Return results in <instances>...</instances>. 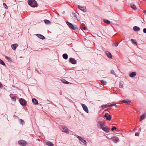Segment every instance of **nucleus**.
I'll return each mask as SVG.
<instances>
[{
  "label": "nucleus",
  "instance_id": "obj_23",
  "mask_svg": "<svg viewBox=\"0 0 146 146\" xmlns=\"http://www.w3.org/2000/svg\"><path fill=\"white\" fill-rule=\"evenodd\" d=\"M44 21L45 23L46 24H51V22L50 21L48 20L45 19L44 20Z\"/></svg>",
  "mask_w": 146,
  "mask_h": 146
},
{
  "label": "nucleus",
  "instance_id": "obj_2",
  "mask_svg": "<svg viewBox=\"0 0 146 146\" xmlns=\"http://www.w3.org/2000/svg\"><path fill=\"white\" fill-rule=\"evenodd\" d=\"M66 23L67 25L72 29L74 30H76L78 29V28L76 25H74L68 21H66Z\"/></svg>",
  "mask_w": 146,
  "mask_h": 146
},
{
  "label": "nucleus",
  "instance_id": "obj_29",
  "mask_svg": "<svg viewBox=\"0 0 146 146\" xmlns=\"http://www.w3.org/2000/svg\"><path fill=\"white\" fill-rule=\"evenodd\" d=\"M0 64L3 66H5V64L4 63V62H3V61L1 60V59H0Z\"/></svg>",
  "mask_w": 146,
  "mask_h": 146
},
{
  "label": "nucleus",
  "instance_id": "obj_32",
  "mask_svg": "<svg viewBox=\"0 0 146 146\" xmlns=\"http://www.w3.org/2000/svg\"><path fill=\"white\" fill-rule=\"evenodd\" d=\"M20 124H22V125L24 124L25 122L23 120H22L21 119H20Z\"/></svg>",
  "mask_w": 146,
  "mask_h": 146
},
{
  "label": "nucleus",
  "instance_id": "obj_16",
  "mask_svg": "<svg viewBox=\"0 0 146 146\" xmlns=\"http://www.w3.org/2000/svg\"><path fill=\"white\" fill-rule=\"evenodd\" d=\"M104 131L106 132H108L109 131L110 129L106 126L104 127L102 129Z\"/></svg>",
  "mask_w": 146,
  "mask_h": 146
},
{
  "label": "nucleus",
  "instance_id": "obj_50",
  "mask_svg": "<svg viewBox=\"0 0 146 146\" xmlns=\"http://www.w3.org/2000/svg\"><path fill=\"white\" fill-rule=\"evenodd\" d=\"M116 1H117L118 0H116Z\"/></svg>",
  "mask_w": 146,
  "mask_h": 146
},
{
  "label": "nucleus",
  "instance_id": "obj_26",
  "mask_svg": "<svg viewBox=\"0 0 146 146\" xmlns=\"http://www.w3.org/2000/svg\"><path fill=\"white\" fill-rule=\"evenodd\" d=\"M46 144L49 146H54V145L50 141H48L46 142Z\"/></svg>",
  "mask_w": 146,
  "mask_h": 146
},
{
  "label": "nucleus",
  "instance_id": "obj_35",
  "mask_svg": "<svg viewBox=\"0 0 146 146\" xmlns=\"http://www.w3.org/2000/svg\"><path fill=\"white\" fill-rule=\"evenodd\" d=\"M3 5L4 6V7H5V8L6 9H7V5L4 3H3Z\"/></svg>",
  "mask_w": 146,
  "mask_h": 146
},
{
  "label": "nucleus",
  "instance_id": "obj_37",
  "mask_svg": "<svg viewBox=\"0 0 146 146\" xmlns=\"http://www.w3.org/2000/svg\"><path fill=\"white\" fill-rule=\"evenodd\" d=\"M81 29H84V30H86L87 29V27H83L82 26L81 27Z\"/></svg>",
  "mask_w": 146,
  "mask_h": 146
},
{
  "label": "nucleus",
  "instance_id": "obj_8",
  "mask_svg": "<svg viewBox=\"0 0 146 146\" xmlns=\"http://www.w3.org/2000/svg\"><path fill=\"white\" fill-rule=\"evenodd\" d=\"M69 62L73 64H76V61L74 58H70L69 60Z\"/></svg>",
  "mask_w": 146,
  "mask_h": 146
},
{
  "label": "nucleus",
  "instance_id": "obj_21",
  "mask_svg": "<svg viewBox=\"0 0 146 146\" xmlns=\"http://www.w3.org/2000/svg\"><path fill=\"white\" fill-rule=\"evenodd\" d=\"M133 30L135 31H140V29L139 27L135 26L133 27Z\"/></svg>",
  "mask_w": 146,
  "mask_h": 146
},
{
  "label": "nucleus",
  "instance_id": "obj_11",
  "mask_svg": "<svg viewBox=\"0 0 146 146\" xmlns=\"http://www.w3.org/2000/svg\"><path fill=\"white\" fill-rule=\"evenodd\" d=\"M104 116L106 118V119L110 121L111 119V117L109 115H107V114H106Z\"/></svg>",
  "mask_w": 146,
  "mask_h": 146
},
{
  "label": "nucleus",
  "instance_id": "obj_14",
  "mask_svg": "<svg viewBox=\"0 0 146 146\" xmlns=\"http://www.w3.org/2000/svg\"><path fill=\"white\" fill-rule=\"evenodd\" d=\"M79 9L82 11L85 12V9H86V7L84 6L82 7L80 5L78 6Z\"/></svg>",
  "mask_w": 146,
  "mask_h": 146
},
{
  "label": "nucleus",
  "instance_id": "obj_7",
  "mask_svg": "<svg viewBox=\"0 0 146 146\" xmlns=\"http://www.w3.org/2000/svg\"><path fill=\"white\" fill-rule=\"evenodd\" d=\"M82 106L84 110L86 113H88L89 112V111L86 106L84 104H82Z\"/></svg>",
  "mask_w": 146,
  "mask_h": 146
},
{
  "label": "nucleus",
  "instance_id": "obj_34",
  "mask_svg": "<svg viewBox=\"0 0 146 146\" xmlns=\"http://www.w3.org/2000/svg\"><path fill=\"white\" fill-rule=\"evenodd\" d=\"M108 105H103L101 106V107L103 108H106L107 107H108Z\"/></svg>",
  "mask_w": 146,
  "mask_h": 146
},
{
  "label": "nucleus",
  "instance_id": "obj_12",
  "mask_svg": "<svg viewBox=\"0 0 146 146\" xmlns=\"http://www.w3.org/2000/svg\"><path fill=\"white\" fill-rule=\"evenodd\" d=\"M106 54L108 57L110 58H112V57L111 54L108 51L106 52Z\"/></svg>",
  "mask_w": 146,
  "mask_h": 146
},
{
  "label": "nucleus",
  "instance_id": "obj_49",
  "mask_svg": "<svg viewBox=\"0 0 146 146\" xmlns=\"http://www.w3.org/2000/svg\"><path fill=\"white\" fill-rule=\"evenodd\" d=\"M33 5H35V3H34V4H33Z\"/></svg>",
  "mask_w": 146,
  "mask_h": 146
},
{
  "label": "nucleus",
  "instance_id": "obj_4",
  "mask_svg": "<svg viewBox=\"0 0 146 146\" xmlns=\"http://www.w3.org/2000/svg\"><path fill=\"white\" fill-rule=\"evenodd\" d=\"M105 125L101 121H99L97 123V127L99 129H102L104 127Z\"/></svg>",
  "mask_w": 146,
  "mask_h": 146
},
{
  "label": "nucleus",
  "instance_id": "obj_47",
  "mask_svg": "<svg viewBox=\"0 0 146 146\" xmlns=\"http://www.w3.org/2000/svg\"><path fill=\"white\" fill-rule=\"evenodd\" d=\"M65 13V11H63V14H64Z\"/></svg>",
  "mask_w": 146,
  "mask_h": 146
},
{
  "label": "nucleus",
  "instance_id": "obj_22",
  "mask_svg": "<svg viewBox=\"0 0 146 146\" xmlns=\"http://www.w3.org/2000/svg\"><path fill=\"white\" fill-rule=\"evenodd\" d=\"M130 5L132 9H133L135 10L137 9V8L135 5L133 3H131L130 4Z\"/></svg>",
  "mask_w": 146,
  "mask_h": 146
},
{
  "label": "nucleus",
  "instance_id": "obj_39",
  "mask_svg": "<svg viewBox=\"0 0 146 146\" xmlns=\"http://www.w3.org/2000/svg\"><path fill=\"white\" fill-rule=\"evenodd\" d=\"M72 14L74 16L75 18L77 19V17L76 16V15L75 13H72Z\"/></svg>",
  "mask_w": 146,
  "mask_h": 146
},
{
  "label": "nucleus",
  "instance_id": "obj_46",
  "mask_svg": "<svg viewBox=\"0 0 146 146\" xmlns=\"http://www.w3.org/2000/svg\"><path fill=\"white\" fill-rule=\"evenodd\" d=\"M2 84L0 82V88H2Z\"/></svg>",
  "mask_w": 146,
  "mask_h": 146
},
{
  "label": "nucleus",
  "instance_id": "obj_9",
  "mask_svg": "<svg viewBox=\"0 0 146 146\" xmlns=\"http://www.w3.org/2000/svg\"><path fill=\"white\" fill-rule=\"evenodd\" d=\"M78 138L81 141V142L83 143L85 145H86L87 142L81 136H78Z\"/></svg>",
  "mask_w": 146,
  "mask_h": 146
},
{
  "label": "nucleus",
  "instance_id": "obj_17",
  "mask_svg": "<svg viewBox=\"0 0 146 146\" xmlns=\"http://www.w3.org/2000/svg\"><path fill=\"white\" fill-rule=\"evenodd\" d=\"M18 46V44H15L11 45V47L14 50H15Z\"/></svg>",
  "mask_w": 146,
  "mask_h": 146
},
{
  "label": "nucleus",
  "instance_id": "obj_30",
  "mask_svg": "<svg viewBox=\"0 0 146 146\" xmlns=\"http://www.w3.org/2000/svg\"><path fill=\"white\" fill-rule=\"evenodd\" d=\"M119 87L121 88H123V85L122 83L120 82L119 83Z\"/></svg>",
  "mask_w": 146,
  "mask_h": 146
},
{
  "label": "nucleus",
  "instance_id": "obj_28",
  "mask_svg": "<svg viewBox=\"0 0 146 146\" xmlns=\"http://www.w3.org/2000/svg\"><path fill=\"white\" fill-rule=\"evenodd\" d=\"M5 58L8 60L9 62H12V60L11 58L9 57L5 56Z\"/></svg>",
  "mask_w": 146,
  "mask_h": 146
},
{
  "label": "nucleus",
  "instance_id": "obj_6",
  "mask_svg": "<svg viewBox=\"0 0 146 146\" xmlns=\"http://www.w3.org/2000/svg\"><path fill=\"white\" fill-rule=\"evenodd\" d=\"M19 144L22 146H25L27 144L26 142L23 140H20L18 141Z\"/></svg>",
  "mask_w": 146,
  "mask_h": 146
},
{
  "label": "nucleus",
  "instance_id": "obj_18",
  "mask_svg": "<svg viewBox=\"0 0 146 146\" xmlns=\"http://www.w3.org/2000/svg\"><path fill=\"white\" fill-rule=\"evenodd\" d=\"M136 74L135 72H132L129 74V76L131 77H133L136 75Z\"/></svg>",
  "mask_w": 146,
  "mask_h": 146
},
{
  "label": "nucleus",
  "instance_id": "obj_40",
  "mask_svg": "<svg viewBox=\"0 0 146 146\" xmlns=\"http://www.w3.org/2000/svg\"><path fill=\"white\" fill-rule=\"evenodd\" d=\"M111 73L113 74H115V72L114 70H111Z\"/></svg>",
  "mask_w": 146,
  "mask_h": 146
},
{
  "label": "nucleus",
  "instance_id": "obj_15",
  "mask_svg": "<svg viewBox=\"0 0 146 146\" xmlns=\"http://www.w3.org/2000/svg\"><path fill=\"white\" fill-rule=\"evenodd\" d=\"M32 102L35 105H38V102L36 99L35 98H33L32 99Z\"/></svg>",
  "mask_w": 146,
  "mask_h": 146
},
{
  "label": "nucleus",
  "instance_id": "obj_3",
  "mask_svg": "<svg viewBox=\"0 0 146 146\" xmlns=\"http://www.w3.org/2000/svg\"><path fill=\"white\" fill-rule=\"evenodd\" d=\"M108 138L110 140H111L115 143H117L119 141V138L115 136H114L110 138H109L108 137Z\"/></svg>",
  "mask_w": 146,
  "mask_h": 146
},
{
  "label": "nucleus",
  "instance_id": "obj_24",
  "mask_svg": "<svg viewBox=\"0 0 146 146\" xmlns=\"http://www.w3.org/2000/svg\"><path fill=\"white\" fill-rule=\"evenodd\" d=\"M131 41L133 44L136 45L137 44V42H136V41L135 40L133 39H132L131 40Z\"/></svg>",
  "mask_w": 146,
  "mask_h": 146
},
{
  "label": "nucleus",
  "instance_id": "obj_20",
  "mask_svg": "<svg viewBox=\"0 0 146 146\" xmlns=\"http://www.w3.org/2000/svg\"><path fill=\"white\" fill-rule=\"evenodd\" d=\"M62 129H63L62 130V131L63 132L67 133L69 131L68 128L65 127H62Z\"/></svg>",
  "mask_w": 146,
  "mask_h": 146
},
{
  "label": "nucleus",
  "instance_id": "obj_45",
  "mask_svg": "<svg viewBox=\"0 0 146 146\" xmlns=\"http://www.w3.org/2000/svg\"><path fill=\"white\" fill-rule=\"evenodd\" d=\"M143 12L145 15H146V10L144 11Z\"/></svg>",
  "mask_w": 146,
  "mask_h": 146
},
{
  "label": "nucleus",
  "instance_id": "obj_41",
  "mask_svg": "<svg viewBox=\"0 0 146 146\" xmlns=\"http://www.w3.org/2000/svg\"><path fill=\"white\" fill-rule=\"evenodd\" d=\"M143 32L144 33H146V28H144L143 29Z\"/></svg>",
  "mask_w": 146,
  "mask_h": 146
},
{
  "label": "nucleus",
  "instance_id": "obj_42",
  "mask_svg": "<svg viewBox=\"0 0 146 146\" xmlns=\"http://www.w3.org/2000/svg\"><path fill=\"white\" fill-rule=\"evenodd\" d=\"M116 128L115 127H113V128L111 129V130L112 131H113L114 129H116Z\"/></svg>",
  "mask_w": 146,
  "mask_h": 146
},
{
  "label": "nucleus",
  "instance_id": "obj_25",
  "mask_svg": "<svg viewBox=\"0 0 146 146\" xmlns=\"http://www.w3.org/2000/svg\"><path fill=\"white\" fill-rule=\"evenodd\" d=\"M63 58L65 59H67L68 58V55L67 54H64L62 55Z\"/></svg>",
  "mask_w": 146,
  "mask_h": 146
},
{
  "label": "nucleus",
  "instance_id": "obj_19",
  "mask_svg": "<svg viewBox=\"0 0 146 146\" xmlns=\"http://www.w3.org/2000/svg\"><path fill=\"white\" fill-rule=\"evenodd\" d=\"M131 101L127 100H123L121 101L122 103H125L127 104H129L131 103Z\"/></svg>",
  "mask_w": 146,
  "mask_h": 146
},
{
  "label": "nucleus",
  "instance_id": "obj_44",
  "mask_svg": "<svg viewBox=\"0 0 146 146\" xmlns=\"http://www.w3.org/2000/svg\"><path fill=\"white\" fill-rule=\"evenodd\" d=\"M135 135L136 136H138L139 135V134L138 133H136L135 134Z\"/></svg>",
  "mask_w": 146,
  "mask_h": 146
},
{
  "label": "nucleus",
  "instance_id": "obj_48",
  "mask_svg": "<svg viewBox=\"0 0 146 146\" xmlns=\"http://www.w3.org/2000/svg\"><path fill=\"white\" fill-rule=\"evenodd\" d=\"M116 107L117 108V106H116Z\"/></svg>",
  "mask_w": 146,
  "mask_h": 146
},
{
  "label": "nucleus",
  "instance_id": "obj_13",
  "mask_svg": "<svg viewBox=\"0 0 146 146\" xmlns=\"http://www.w3.org/2000/svg\"><path fill=\"white\" fill-rule=\"evenodd\" d=\"M36 35L38 37L42 40H43L45 38V37L43 36L41 34H36Z\"/></svg>",
  "mask_w": 146,
  "mask_h": 146
},
{
  "label": "nucleus",
  "instance_id": "obj_1",
  "mask_svg": "<svg viewBox=\"0 0 146 146\" xmlns=\"http://www.w3.org/2000/svg\"><path fill=\"white\" fill-rule=\"evenodd\" d=\"M28 4L33 7H36L37 4L35 0H29L28 1Z\"/></svg>",
  "mask_w": 146,
  "mask_h": 146
},
{
  "label": "nucleus",
  "instance_id": "obj_33",
  "mask_svg": "<svg viewBox=\"0 0 146 146\" xmlns=\"http://www.w3.org/2000/svg\"><path fill=\"white\" fill-rule=\"evenodd\" d=\"M101 83L104 85H105L106 84V82L104 80H101Z\"/></svg>",
  "mask_w": 146,
  "mask_h": 146
},
{
  "label": "nucleus",
  "instance_id": "obj_31",
  "mask_svg": "<svg viewBox=\"0 0 146 146\" xmlns=\"http://www.w3.org/2000/svg\"><path fill=\"white\" fill-rule=\"evenodd\" d=\"M62 82L63 83H65V84H68L69 83V82H68V81H66L65 80H63L62 81Z\"/></svg>",
  "mask_w": 146,
  "mask_h": 146
},
{
  "label": "nucleus",
  "instance_id": "obj_36",
  "mask_svg": "<svg viewBox=\"0 0 146 146\" xmlns=\"http://www.w3.org/2000/svg\"><path fill=\"white\" fill-rule=\"evenodd\" d=\"M118 44L117 43H114L113 44V45L115 46H118Z\"/></svg>",
  "mask_w": 146,
  "mask_h": 146
},
{
  "label": "nucleus",
  "instance_id": "obj_5",
  "mask_svg": "<svg viewBox=\"0 0 146 146\" xmlns=\"http://www.w3.org/2000/svg\"><path fill=\"white\" fill-rule=\"evenodd\" d=\"M19 101L21 105L23 106L26 105V101L24 99L22 98H20L19 99Z\"/></svg>",
  "mask_w": 146,
  "mask_h": 146
},
{
  "label": "nucleus",
  "instance_id": "obj_38",
  "mask_svg": "<svg viewBox=\"0 0 146 146\" xmlns=\"http://www.w3.org/2000/svg\"><path fill=\"white\" fill-rule=\"evenodd\" d=\"M116 106V104H111L110 105L108 106V107H111V106Z\"/></svg>",
  "mask_w": 146,
  "mask_h": 146
},
{
  "label": "nucleus",
  "instance_id": "obj_27",
  "mask_svg": "<svg viewBox=\"0 0 146 146\" xmlns=\"http://www.w3.org/2000/svg\"><path fill=\"white\" fill-rule=\"evenodd\" d=\"M103 20L104 22L106 24H110L111 23L110 21L107 19H104Z\"/></svg>",
  "mask_w": 146,
  "mask_h": 146
},
{
  "label": "nucleus",
  "instance_id": "obj_43",
  "mask_svg": "<svg viewBox=\"0 0 146 146\" xmlns=\"http://www.w3.org/2000/svg\"><path fill=\"white\" fill-rule=\"evenodd\" d=\"M12 99L13 100V101H15L16 100V99L14 97H13L12 98Z\"/></svg>",
  "mask_w": 146,
  "mask_h": 146
},
{
  "label": "nucleus",
  "instance_id": "obj_10",
  "mask_svg": "<svg viewBox=\"0 0 146 146\" xmlns=\"http://www.w3.org/2000/svg\"><path fill=\"white\" fill-rule=\"evenodd\" d=\"M146 118V113H144L141 116V118L139 120L140 122L142 120Z\"/></svg>",
  "mask_w": 146,
  "mask_h": 146
}]
</instances>
